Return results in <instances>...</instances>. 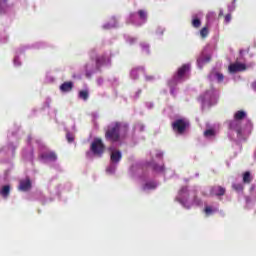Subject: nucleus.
<instances>
[{
    "instance_id": "f257e3e1",
    "label": "nucleus",
    "mask_w": 256,
    "mask_h": 256,
    "mask_svg": "<svg viewBox=\"0 0 256 256\" xmlns=\"http://www.w3.org/2000/svg\"><path fill=\"white\" fill-rule=\"evenodd\" d=\"M122 129L124 133H127L129 125L123 122H113L110 125H108L107 130L105 132L106 141H110V143H118V141H121Z\"/></svg>"
},
{
    "instance_id": "f03ea898",
    "label": "nucleus",
    "mask_w": 256,
    "mask_h": 256,
    "mask_svg": "<svg viewBox=\"0 0 256 256\" xmlns=\"http://www.w3.org/2000/svg\"><path fill=\"white\" fill-rule=\"evenodd\" d=\"M90 149L94 155L101 157V155L105 153V144H103V140L100 138H95L91 144Z\"/></svg>"
},
{
    "instance_id": "7ed1b4c3",
    "label": "nucleus",
    "mask_w": 256,
    "mask_h": 256,
    "mask_svg": "<svg viewBox=\"0 0 256 256\" xmlns=\"http://www.w3.org/2000/svg\"><path fill=\"white\" fill-rule=\"evenodd\" d=\"M187 127H189V122H187L185 119H178L172 123L173 131L179 135H183V133H185L187 130Z\"/></svg>"
},
{
    "instance_id": "20e7f679",
    "label": "nucleus",
    "mask_w": 256,
    "mask_h": 256,
    "mask_svg": "<svg viewBox=\"0 0 256 256\" xmlns=\"http://www.w3.org/2000/svg\"><path fill=\"white\" fill-rule=\"evenodd\" d=\"M246 69H247V66L239 62L232 63L228 67L229 73H239L241 71H246Z\"/></svg>"
},
{
    "instance_id": "39448f33",
    "label": "nucleus",
    "mask_w": 256,
    "mask_h": 256,
    "mask_svg": "<svg viewBox=\"0 0 256 256\" xmlns=\"http://www.w3.org/2000/svg\"><path fill=\"white\" fill-rule=\"evenodd\" d=\"M191 70V65L184 64L180 68H178L177 74L174 77L175 81H179L182 77H185L186 73H189Z\"/></svg>"
},
{
    "instance_id": "423d86ee",
    "label": "nucleus",
    "mask_w": 256,
    "mask_h": 256,
    "mask_svg": "<svg viewBox=\"0 0 256 256\" xmlns=\"http://www.w3.org/2000/svg\"><path fill=\"white\" fill-rule=\"evenodd\" d=\"M123 159V154L119 150H113L110 154V161L117 165Z\"/></svg>"
},
{
    "instance_id": "0eeeda50",
    "label": "nucleus",
    "mask_w": 256,
    "mask_h": 256,
    "mask_svg": "<svg viewBox=\"0 0 256 256\" xmlns=\"http://www.w3.org/2000/svg\"><path fill=\"white\" fill-rule=\"evenodd\" d=\"M212 195H216V197H223L225 195L226 190L222 186H214L211 190Z\"/></svg>"
},
{
    "instance_id": "6e6552de",
    "label": "nucleus",
    "mask_w": 256,
    "mask_h": 256,
    "mask_svg": "<svg viewBox=\"0 0 256 256\" xmlns=\"http://www.w3.org/2000/svg\"><path fill=\"white\" fill-rule=\"evenodd\" d=\"M107 61H109V58H107L105 54L98 56L96 58V68L100 69L102 65H105V63H107Z\"/></svg>"
},
{
    "instance_id": "1a4fd4ad",
    "label": "nucleus",
    "mask_w": 256,
    "mask_h": 256,
    "mask_svg": "<svg viewBox=\"0 0 256 256\" xmlns=\"http://www.w3.org/2000/svg\"><path fill=\"white\" fill-rule=\"evenodd\" d=\"M145 73V68L143 67H137L131 70V77L132 79H139V75Z\"/></svg>"
},
{
    "instance_id": "9d476101",
    "label": "nucleus",
    "mask_w": 256,
    "mask_h": 256,
    "mask_svg": "<svg viewBox=\"0 0 256 256\" xmlns=\"http://www.w3.org/2000/svg\"><path fill=\"white\" fill-rule=\"evenodd\" d=\"M60 91H62V93H69L70 91H73V82H64L60 86Z\"/></svg>"
},
{
    "instance_id": "9b49d317",
    "label": "nucleus",
    "mask_w": 256,
    "mask_h": 256,
    "mask_svg": "<svg viewBox=\"0 0 256 256\" xmlns=\"http://www.w3.org/2000/svg\"><path fill=\"white\" fill-rule=\"evenodd\" d=\"M41 159L45 161H55L57 159V154L55 152H46L41 155Z\"/></svg>"
},
{
    "instance_id": "f8f14e48",
    "label": "nucleus",
    "mask_w": 256,
    "mask_h": 256,
    "mask_svg": "<svg viewBox=\"0 0 256 256\" xmlns=\"http://www.w3.org/2000/svg\"><path fill=\"white\" fill-rule=\"evenodd\" d=\"M19 189L20 191H29V189H31V180L26 179L20 181Z\"/></svg>"
},
{
    "instance_id": "ddd939ff",
    "label": "nucleus",
    "mask_w": 256,
    "mask_h": 256,
    "mask_svg": "<svg viewBox=\"0 0 256 256\" xmlns=\"http://www.w3.org/2000/svg\"><path fill=\"white\" fill-rule=\"evenodd\" d=\"M11 194V186L5 185L0 189V195L3 197V199H7L9 195Z\"/></svg>"
},
{
    "instance_id": "4468645a",
    "label": "nucleus",
    "mask_w": 256,
    "mask_h": 256,
    "mask_svg": "<svg viewBox=\"0 0 256 256\" xmlns=\"http://www.w3.org/2000/svg\"><path fill=\"white\" fill-rule=\"evenodd\" d=\"M245 117H247V113H245V111H243V110L237 111L234 115V119L236 121H241V120L245 119Z\"/></svg>"
},
{
    "instance_id": "2eb2a0df",
    "label": "nucleus",
    "mask_w": 256,
    "mask_h": 256,
    "mask_svg": "<svg viewBox=\"0 0 256 256\" xmlns=\"http://www.w3.org/2000/svg\"><path fill=\"white\" fill-rule=\"evenodd\" d=\"M193 195V204L196 205L197 207H200V205H203V201L197 197V190H193L192 192Z\"/></svg>"
},
{
    "instance_id": "dca6fc26",
    "label": "nucleus",
    "mask_w": 256,
    "mask_h": 256,
    "mask_svg": "<svg viewBox=\"0 0 256 256\" xmlns=\"http://www.w3.org/2000/svg\"><path fill=\"white\" fill-rule=\"evenodd\" d=\"M251 181H253V178L251 177V172L246 171L243 174V183H246L247 185H249V183H251Z\"/></svg>"
},
{
    "instance_id": "f3484780",
    "label": "nucleus",
    "mask_w": 256,
    "mask_h": 256,
    "mask_svg": "<svg viewBox=\"0 0 256 256\" xmlns=\"http://www.w3.org/2000/svg\"><path fill=\"white\" fill-rule=\"evenodd\" d=\"M78 97L80 99H83V101H87V99H89V91L88 90H81L78 94Z\"/></svg>"
},
{
    "instance_id": "a211bd4d",
    "label": "nucleus",
    "mask_w": 256,
    "mask_h": 256,
    "mask_svg": "<svg viewBox=\"0 0 256 256\" xmlns=\"http://www.w3.org/2000/svg\"><path fill=\"white\" fill-rule=\"evenodd\" d=\"M138 17L141 21H147V11L145 10H138Z\"/></svg>"
},
{
    "instance_id": "6ab92c4d",
    "label": "nucleus",
    "mask_w": 256,
    "mask_h": 256,
    "mask_svg": "<svg viewBox=\"0 0 256 256\" xmlns=\"http://www.w3.org/2000/svg\"><path fill=\"white\" fill-rule=\"evenodd\" d=\"M152 169L156 171L157 173H163L165 171V166H159L158 164H153Z\"/></svg>"
},
{
    "instance_id": "aec40b11",
    "label": "nucleus",
    "mask_w": 256,
    "mask_h": 256,
    "mask_svg": "<svg viewBox=\"0 0 256 256\" xmlns=\"http://www.w3.org/2000/svg\"><path fill=\"white\" fill-rule=\"evenodd\" d=\"M211 75L216 77L218 83H223V80L225 79V76L219 72L211 73Z\"/></svg>"
},
{
    "instance_id": "412c9836",
    "label": "nucleus",
    "mask_w": 256,
    "mask_h": 256,
    "mask_svg": "<svg viewBox=\"0 0 256 256\" xmlns=\"http://www.w3.org/2000/svg\"><path fill=\"white\" fill-rule=\"evenodd\" d=\"M192 27L199 29V27H201V20L199 18H193Z\"/></svg>"
},
{
    "instance_id": "4be33fe9",
    "label": "nucleus",
    "mask_w": 256,
    "mask_h": 256,
    "mask_svg": "<svg viewBox=\"0 0 256 256\" xmlns=\"http://www.w3.org/2000/svg\"><path fill=\"white\" fill-rule=\"evenodd\" d=\"M232 189H234V191H237V193H240V191H243L244 187H243V184L238 183V184H233Z\"/></svg>"
},
{
    "instance_id": "5701e85b",
    "label": "nucleus",
    "mask_w": 256,
    "mask_h": 256,
    "mask_svg": "<svg viewBox=\"0 0 256 256\" xmlns=\"http://www.w3.org/2000/svg\"><path fill=\"white\" fill-rule=\"evenodd\" d=\"M200 35H201L202 39H205V37H207V35H209V28L203 27L200 30Z\"/></svg>"
},
{
    "instance_id": "b1692460",
    "label": "nucleus",
    "mask_w": 256,
    "mask_h": 256,
    "mask_svg": "<svg viewBox=\"0 0 256 256\" xmlns=\"http://www.w3.org/2000/svg\"><path fill=\"white\" fill-rule=\"evenodd\" d=\"M204 137H215V130L207 129L206 131H204Z\"/></svg>"
},
{
    "instance_id": "393cba45",
    "label": "nucleus",
    "mask_w": 256,
    "mask_h": 256,
    "mask_svg": "<svg viewBox=\"0 0 256 256\" xmlns=\"http://www.w3.org/2000/svg\"><path fill=\"white\" fill-rule=\"evenodd\" d=\"M198 65H201V63H209V61H211V57L210 56H208V57H206V58H199L198 60Z\"/></svg>"
},
{
    "instance_id": "a878e982",
    "label": "nucleus",
    "mask_w": 256,
    "mask_h": 256,
    "mask_svg": "<svg viewBox=\"0 0 256 256\" xmlns=\"http://www.w3.org/2000/svg\"><path fill=\"white\" fill-rule=\"evenodd\" d=\"M66 139H67L68 143H73V141H75V137L73 136V134H71L69 132L66 134Z\"/></svg>"
},
{
    "instance_id": "bb28decb",
    "label": "nucleus",
    "mask_w": 256,
    "mask_h": 256,
    "mask_svg": "<svg viewBox=\"0 0 256 256\" xmlns=\"http://www.w3.org/2000/svg\"><path fill=\"white\" fill-rule=\"evenodd\" d=\"M204 212L206 215H211V213H213V208H211V206H206Z\"/></svg>"
},
{
    "instance_id": "cd10ccee",
    "label": "nucleus",
    "mask_w": 256,
    "mask_h": 256,
    "mask_svg": "<svg viewBox=\"0 0 256 256\" xmlns=\"http://www.w3.org/2000/svg\"><path fill=\"white\" fill-rule=\"evenodd\" d=\"M144 189H155V184L153 183H146Z\"/></svg>"
},
{
    "instance_id": "c85d7f7f",
    "label": "nucleus",
    "mask_w": 256,
    "mask_h": 256,
    "mask_svg": "<svg viewBox=\"0 0 256 256\" xmlns=\"http://www.w3.org/2000/svg\"><path fill=\"white\" fill-rule=\"evenodd\" d=\"M183 195H187V187H183V188L180 190V196L183 197Z\"/></svg>"
},
{
    "instance_id": "c756f323",
    "label": "nucleus",
    "mask_w": 256,
    "mask_h": 256,
    "mask_svg": "<svg viewBox=\"0 0 256 256\" xmlns=\"http://www.w3.org/2000/svg\"><path fill=\"white\" fill-rule=\"evenodd\" d=\"M231 22V14H227L225 16V23H230Z\"/></svg>"
},
{
    "instance_id": "7c9ffc66",
    "label": "nucleus",
    "mask_w": 256,
    "mask_h": 256,
    "mask_svg": "<svg viewBox=\"0 0 256 256\" xmlns=\"http://www.w3.org/2000/svg\"><path fill=\"white\" fill-rule=\"evenodd\" d=\"M130 45H133V43H135V41H137V38H129L128 39Z\"/></svg>"
},
{
    "instance_id": "2f4dec72",
    "label": "nucleus",
    "mask_w": 256,
    "mask_h": 256,
    "mask_svg": "<svg viewBox=\"0 0 256 256\" xmlns=\"http://www.w3.org/2000/svg\"><path fill=\"white\" fill-rule=\"evenodd\" d=\"M235 1L236 0H233L232 4H233V7L231 8V6L228 7L229 11H234L235 10Z\"/></svg>"
},
{
    "instance_id": "473e14b6",
    "label": "nucleus",
    "mask_w": 256,
    "mask_h": 256,
    "mask_svg": "<svg viewBox=\"0 0 256 256\" xmlns=\"http://www.w3.org/2000/svg\"><path fill=\"white\" fill-rule=\"evenodd\" d=\"M156 157H158L159 159H163V152H157Z\"/></svg>"
},
{
    "instance_id": "72a5a7b5",
    "label": "nucleus",
    "mask_w": 256,
    "mask_h": 256,
    "mask_svg": "<svg viewBox=\"0 0 256 256\" xmlns=\"http://www.w3.org/2000/svg\"><path fill=\"white\" fill-rule=\"evenodd\" d=\"M214 16H215V13L209 12V13L207 14V19H209L210 17H214Z\"/></svg>"
},
{
    "instance_id": "f704fd0d",
    "label": "nucleus",
    "mask_w": 256,
    "mask_h": 256,
    "mask_svg": "<svg viewBox=\"0 0 256 256\" xmlns=\"http://www.w3.org/2000/svg\"><path fill=\"white\" fill-rule=\"evenodd\" d=\"M154 77L153 76H146V81H153Z\"/></svg>"
},
{
    "instance_id": "c9c22d12",
    "label": "nucleus",
    "mask_w": 256,
    "mask_h": 256,
    "mask_svg": "<svg viewBox=\"0 0 256 256\" xmlns=\"http://www.w3.org/2000/svg\"><path fill=\"white\" fill-rule=\"evenodd\" d=\"M219 17H223V10H220Z\"/></svg>"
},
{
    "instance_id": "e433bc0d",
    "label": "nucleus",
    "mask_w": 256,
    "mask_h": 256,
    "mask_svg": "<svg viewBox=\"0 0 256 256\" xmlns=\"http://www.w3.org/2000/svg\"><path fill=\"white\" fill-rule=\"evenodd\" d=\"M209 93H213V91H210V92H206V94H205V99H207V95H209Z\"/></svg>"
},
{
    "instance_id": "4c0bfd02",
    "label": "nucleus",
    "mask_w": 256,
    "mask_h": 256,
    "mask_svg": "<svg viewBox=\"0 0 256 256\" xmlns=\"http://www.w3.org/2000/svg\"><path fill=\"white\" fill-rule=\"evenodd\" d=\"M179 201L183 204L184 203V201L181 199V198H179Z\"/></svg>"
},
{
    "instance_id": "58836bf2",
    "label": "nucleus",
    "mask_w": 256,
    "mask_h": 256,
    "mask_svg": "<svg viewBox=\"0 0 256 256\" xmlns=\"http://www.w3.org/2000/svg\"><path fill=\"white\" fill-rule=\"evenodd\" d=\"M134 15H135V14H131V15H130L131 19H133V16H134Z\"/></svg>"
},
{
    "instance_id": "ea45409f",
    "label": "nucleus",
    "mask_w": 256,
    "mask_h": 256,
    "mask_svg": "<svg viewBox=\"0 0 256 256\" xmlns=\"http://www.w3.org/2000/svg\"><path fill=\"white\" fill-rule=\"evenodd\" d=\"M237 133H241V130H237Z\"/></svg>"
},
{
    "instance_id": "a19ab883",
    "label": "nucleus",
    "mask_w": 256,
    "mask_h": 256,
    "mask_svg": "<svg viewBox=\"0 0 256 256\" xmlns=\"http://www.w3.org/2000/svg\"><path fill=\"white\" fill-rule=\"evenodd\" d=\"M160 34L163 35V31H161Z\"/></svg>"
}]
</instances>
